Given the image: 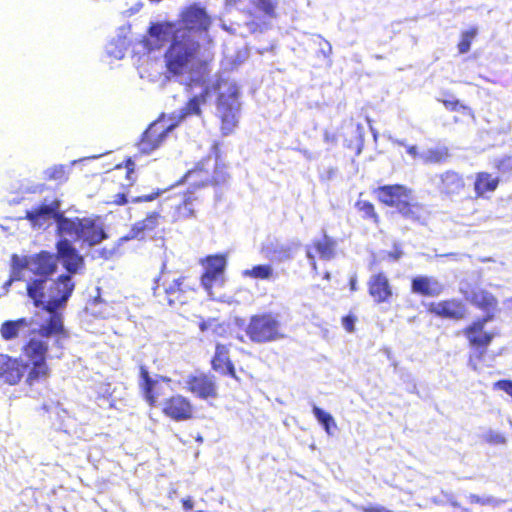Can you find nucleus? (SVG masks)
<instances>
[{"instance_id":"f257e3e1","label":"nucleus","mask_w":512,"mask_h":512,"mask_svg":"<svg viewBox=\"0 0 512 512\" xmlns=\"http://www.w3.org/2000/svg\"><path fill=\"white\" fill-rule=\"evenodd\" d=\"M57 257L49 252H41L34 257V307L41 308L34 324L41 337L67 338L64 327L63 310L72 295L75 284L70 275H60L50 279L57 270Z\"/></svg>"},{"instance_id":"f03ea898","label":"nucleus","mask_w":512,"mask_h":512,"mask_svg":"<svg viewBox=\"0 0 512 512\" xmlns=\"http://www.w3.org/2000/svg\"><path fill=\"white\" fill-rule=\"evenodd\" d=\"M150 49H157L169 42L163 59L166 78L192 86L205 84L210 73L206 59L202 58L201 45L193 31L176 29L170 22L153 23L148 30Z\"/></svg>"},{"instance_id":"7ed1b4c3","label":"nucleus","mask_w":512,"mask_h":512,"mask_svg":"<svg viewBox=\"0 0 512 512\" xmlns=\"http://www.w3.org/2000/svg\"><path fill=\"white\" fill-rule=\"evenodd\" d=\"M218 91L217 114L221 119L223 134H230L238 125L240 117L239 89L237 84L229 79L220 78L217 82Z\"/></svg>"},{"instance_id":"20e7f679","label":"nucleus","mask_w":512,"mask_h":512,"mask_svg":"<svg viewBox=\"0 0 512 512\" xmlns=\"http://www.w3.org/2000/svg\"><path fill=\"white\" fill-rule=\"evenodd\" d=\"M59 236L82 241L89 247L99 244L107 237L103 227L91 218H61Z\"/></svg>"},{"instance_id":"39448f33","label":"nucleus","mask_w":512,"mask_h":512,"mask_svg":"<svg viewBox=\"0 0 512 512\" xmlns=\"http://www.w3.org/2000/svg\"><path fill=\"white\" fill-rule=\"evenodd\" d=\"M246 334L256 343L276 341L284 337L278 317L271 313L253 316L246 328Z\"/></svg>"},{"instance_id":"423d86ee","label":"nucleus","mask_w":512,"mask_h":512,"mask_svg":"<svg viewBox=\"0 0 512 512\" xmlns=\"http://www.w3.org/2000/svg\"><path fill=\"white\" fill-rule=\"evenodd\" d=\"M226 257L213 255L206 258L205 273L202 275L201 284L213 300L218 299L212 289L223 287L225 284Z\"/></svg>"},{"instance_id":"0eeeda50","label":"nucleus","mask_w":512,"mask_h":512,"mask_svg":"<svg viewBox=\"0 0 512 512\" xmlns=\"http://www.w3.org/2000/svg\"><path fill=\"white\" fill-rule=\"evenodd\" d=\"M174 126V124L167 125L164 119L153 122L144 132L139 143V149L143 153H151L162 144L165 137L174 128Z\"/></svg>"},{"instance_id":"6e6552de","label":"nucleus","mask_w":512,"mask_h":512,"mask_svg":"<svg viewBox=\"0 0 512 512\" xmlns=\"http://www.w3.org/2000/svg\"><path fill=\"white\" fill-rule=\"evenodd\" d=\"M66 218L60 211V201L57 199H45L44 202L34 209V228L46 229L53 223L57 225V233L59 234V221Z\"/></svg>"},{"instance_id":"1a4fd4ad","label":"nucleus","mask_w":512,"mask_h":512,"mask_svg":"<svg viewBox=\"0 0 512 512\" xmlns=\"http://www.w3.org/2000/svg\"><path fill=\"white\" fill-rule=\"evenodd\" d=\"M210 23V17L205 9L198 5H192L182 13L183 26H176V29L193 31L195 38L199 40L200 35L208 29Z\"/></svg>"},{"instance_id":"9d476101","label":"nucleus","mask_w":512,"mask_h":512,"mask_svg":"<svg viewBox=\"0 0 512 512\" xmlns=\"http://www.w3.org/2000/svg\"><path fill=\"white\" fill-rule=\"evenodd\" d=\"M57 242V261L60 260L69 274H77L84 266L83 257L78 253L71 242L61 237Z\"/></svg>"},{"instance_id":"9b49d317","label":"nucleus","mask_w":512,"mask_h":512,"mask_svg":"<svg viewBox=\"0 0 512 512\" xmlns=\"http://www.w3.org/2000/svg\"><path fill=\"white\" fill-rule=\"evenodd\" d=\"M378 200L387 206L397 210L407 201L412 199V190L404 185H384L375 190Z\"/></svg>"},{"instance_id":"f8f14e48","label":"nucleus","mask_w":512,"mask_h":512,"mask_svg":"<svg viewBox=\"0 0 512 512\" xmlns=\"http://www.w3.org/2000/svg\"><path fill=\"white\" fill-rule=\"evenodd\" d=\"M431 183L441 195L450 198L459 195L465 187L462 176L450 170L434 175Z\"/></svg>"},{"instance_id":"ddd939ff","label":"nucleus","mask_w":512,"mask_h":512,"mask_svg":"<svg viewBox=\"0 0 512 512\" xmlns=\"http://www.w3.org/2000/svg\"><path fill=\"white\" fill-rule=\"evenodd\" d=\"M227 7H236L250 15L261 14L267 18L275 17V0H226Z\"/></svg>"},{"instance_id":"4468645a","label":"nucleus","mask_w":512,"mask_h":512,"mask_svg":"<svg viewBox=\"0 0 512 512\" xmlns=\"http://www.w3.org/2000/svg\"><path fill=\"white\" fill-rule=\"evenodd\" d=\"M164 292L167 303L174 307L187 302V294L191 292V288L185 284L184 277H173L172 279L168 277L164 280Z\"/></svg>"},{"instance_id":"2eb2a0df","label":"nucleus","mask_w":512,"mask_h":512,"mask_svg":"<svg viewBox=\"0 0 512 512\" xmlns=\"http://www.w3.org/2000/svg\"><path fill=\"white\" fill-rule=\"evenodd\" d=\"M163 413L175 421H184L192 417L193 407L190 401L181 396H173L163 403Z\"/></svg>"},{"instance_id":"dca6fc26","label":"nucleus","mask_w":512,"mask_h":512,"mask_svg":"<svg viewBox=\"0 0 512 512\" xmlns=\"http://www.w3.org/2000/svg\"><path fill=\"white\" fill-rule=\"evenodd\" d=\"M185 383L187 390L201 399L215 398L217 396V386L211 376L204 374L190 375Z\"/></svg>"},{"instance_id":"f3484780","label":"nucleus","mask_w":512,"mask_h":512,"mask_svg":"<svg viewBox=\"0 0 512 512\" xmlns=\"http://www.w3.org/2000/svg\"><path fill=\"white\" fill-rule=\"evenodd\" d=\"M28 366V363L0 354V378L11 385L21 380Z\"/></svg>"},{"instance_id":"a211bd4d","label":"nucleus","mask_w":512,"mask_h":512,"mask_svg":"<svg viewBox=\"0 0 512 512\" xmlns=\"http://www.w3.org/2000/svg\"><path fill=\"white\" fill-rule=\"evenodd\" d=\"M368 292L377 303H385L392 297V287L384 273L373 274L368 281Z\"/></svg>"},{"instance_id":"6ab92c4d","label":"nucleus","mask_w":512,"mask_h":512,"mask_svg":"<svg viewBox=\"0 0 512 512\" xmlns=\"http://www.w3.org/2000/svg\"><path fill=\"white\" fill-rule=\"evenodd\" d=\"M444 290V284L432 276H416L411 282V291L428 297L439 296Z\"/></svg>"},{"instance_id":"aec40b11","label":"nucleus","mask_w":512,"mask_h":512,"mask_svg":"<svg viewBox=\"0 0 512 512\" xmlns=\"http://www.w3.org/2000/svg\"><path fill=\"white\" fill-rule=\"evenodd\" d=\"M491 318V316H487L483 320L474 322L466 329L465 335L471 345L485 348L490 344L494 335L492 333L485 332L484 325L490 321Z\"/></svg>"},{"instance_id":"412c9836","label":"nucleus","mask_w":512,"mask_h":512,"mask_svg":"<svg viewBox=\"0 0 512 512\" xmlns=\"http://www.w3.org/2000/svg\"><path fill=\"white\" fill-rule=\"evenodd\" d=\"M429 311L437 316L450 318V319H461L465 315L464 305L456 300H446L437 303H431Z\"/></svg>"},{"instance_id":"4be33fe9","label":"nucleus","mask_w":512,"mask_h":512,"mask_svg":"<svg viewBox=\"0 0 512 512\" xmlns=\"http://www.w3.org/2000/svg\"><path fill=\"white\" fill-rule=\"evenodd\" d=\"M212 367L217 372L236 378L234 366L229 359V350L225 345H216L215 355L212 359Z\"/></svg>"},{"instance_id":"5701e85b","label":"nucleus","mask_w":512,"mask_h":512,"mask_svg":"<svg viewBox=\"0 0 512 512\" xmlns=\"http://www.w3.org/2000/svg\"><path fill=\"white\" fill-rule=\"evenodd\" d=\"M465 298L475 306L488 312L494 310L497 305L496 298L490 292L481 288H474L470 292H466Z\"/></svg>"},{"instance_id":"b1692460","label":"nucleus","mask_w":512,"mask_h":512,"mask_svg":"<svg viewBox=\"0 0 512 512\" xmlns=\"http://www.w3.org/2000/svg\"><path fill=\"white\" fill-rule=\"evenodd\" d=\"M46 351V343L36 342L34 340V380L41 378L46 379L49 375V370L44 360V354Z\"/></svg>"},{"instance_id":"393cba45","label":"nucleus","mask_w":512,"mask_h":512,"mask_svg":"<svg viewBox=\"0 0 512 512\" xmlns=\"http://www.w3.org/2000/svg\"><path fill=\"white\" fill-rule=\"evenodd\" d=\"M202 87L201 92L198 95L192 97L188 103L180 110L179 119L184 120L188 116L191 115H200L201 113V105L206 102V97L208 94V87L204 86V84H199Z\"/></svg>"},{"instance_id":"a878e982","label":"nucleus","mask_w":512,"mask_h":512,"mask_svg":"<svg viewBox=\"0 0 512 512\" xmlns=\"http://www.w3.org/2000/svg\"><path fill=\"white\" fill-rule=\"evenodd\" d=\"M158 214L151 213L144 220L134 224L130 233L122 237L121 241H128L130 239L142 238V235L146 231H152L158 225Z\"/></svg>"},{"instance_id":"bb28decb","label":"nucleus","mask_w":512,"mask_h":512,"mask_svg":"<svg viewBox=\"0 0 512 512\" xmlns=\"http://www.w3.org/2000/svg\"><path fill=\"white\" fill-rule=\"evenodd\" d=\"M28 329L29 323L24 318L8 320L2 323L0 327V334L4 340H11L18 337Z\"/></svg>"},{"instance_id":"cd10ccee","label":"nucleus","mask_w":512,"mask_h":512,"mask_svg":"<svg viewBox=\"0 0 512 512\" xmlns=\"http://www.w3.org/2000/svg\"><path fill=\"white\" fill-rule=\"evenodd\" d=\"M498 177H493L486 172H480L476 175L474 190L478 197H483L487 192H493L498 186Z\"/></svg>"},{"instance_id":"c85d7f7f","label":"nucleus","mask_w":512,"mask_h":512,"mask_svg":"<svg viewBox=\"0 0 512 512\" xmlns=\"http://www.w3.org/2000/svg\"><path fill=\"white\" fill-rule=\"evenodd\" d=\"M403 217L412 221H422L425 217L424 207L416 202L407 200L398 210Z\"/></svg>"},{"instance_id":"c756f323","label":"nucleus","mask_w":512,"mask_h":512,"mask_svg":"<svg viewBox=\"0 0 512 512\" xmlns=\"http://www.w3.org/2000/svg\"><path fill=\"white\" fill-rule=\"evenodd\" d=\"M28 264L29 262L26 257H20L17 254H13L11 256V273L7 284L10 285L14 281H20L23 277V272L28 267Z\"/></svg>"},{"instance_id":"7c9ffc66","label":"nucleus","mask_w":512,"mask_h":512,"mask_svg":"<svg viewBox=\"0 0 512 512\" xmlns=\"http://www.w3.org/2000/svg\"><path fill=\"white\" fill-rule=\"evenodd\" d=\"M194 201L195 197L192 193L185 195L182 203L176 206L175 219L184 220L195 217Z\"/></svg>"},{"instance_id":"2f4dec72","label":"nucleus","mask_w":512,"mask_h":512,"mask_svg":"<svg viewBox=\"0 0 512 512\" xmlns=\"http://www.w3.org/2000/svg\"><path fill=\"white\" fill-rule=\"evenodd\" d=\"M140 376H141V380H142L141 386L143 388L144 397L150 405H154L156 402L157 396L154 395L153 390H154L155 385L157 384V381L153 380L149 376L147 369L143 366L140 368Z\"/></svg>"},{"instance_id":"473e14b6","label":"nucleus","mask_w":512,"mask_h":512,"mask_svg":"<svg viewBox=\"0 0 512 512\" xmlns=\"http://www.w3.org/2000/svg\"><path fill=\"white\" fill-rule=\"evenodd\" d=\"M313 246L321 259L330 260L334 257L335 243L328 236L324 235L321 240L314 241Z\"/></svg>"},{"instance_id":"72a5a7b5","label":"nucleus","mask_w":512,"mask_h":512,"mask_svg":"<svg viewBox=\"0 0 512 512\" xmlns=\"http://www.w3.org/2000/svg\"><path fill=\"white\" fill-rule=\"evenodd\" d=\"M448 157V149L446 147L431 148L420 153L419 158L425 163H441Z\"/></svg>"},{"instance_id":"f704fd0d","label":"nucleus","mask_w":512,"mask_h":512,"mask_svg":"<svg viewBox=\"0 0 512 512\" xmlns=\"http://www.w3.org/2000/svg\"><path fill=\"white\" fill-rule=\"evenodd\" d=\"M274 270L271 265H256L242 272L244 277L253 279L269 280L273 277Z\"/></svg>"},{"instance_id":"c9c22d12","label":"nucleus","mask_w":512,"mask_h":512,"mask_svg":"<svg viewBox=\"0 0 512 512\" xmlns=\"http://www.w3.org/2000/svg\"><path fill=\"white\" fill-rule=\"evenodd\" d=\"M313 414L318 422L324 427L326 433L328 435H333L332 429H335L337 425L332 415L317 406H313Z\"/></svg>"},{"instance_id":"e433bc0d","label":"nucleus","mask_w":512,"mask_h":512,"mask_svg":"<svg viewBox=\"0 0 512 512\" xmlns=\"http://www.w3.org/2000/svg\"><path fill=\"white\" fill-rule=\"evenodd\" d=\"M294 246L292 244H279L273 250V259L284 262L293 258Z\"/></svg>"},{"instance_id":"4c0bfd02","label":"nucleus","mask_w":512,"mask_h":512,"mask_svg":"<svg viewBox=\"0 0 512 512\" xmlns=\"http://www.w3.org/2000/svg\"><path fill=\"white\" fill-rule=\"evenodd\" d=\"M477 35L476 28H470L461 34V40L458 44L459 53L464 54L470 50L471 42Z\"/></svg>"},{"instance_id":"58836bf2","label":"nucleus","mask_w":512,"mask_h":512,"mask_svg":"<svg viewBox=\"0 0 512 512\" xmlns=\"http://www.w3.org/2000/svg\"><path fill=\"white\" fill-rule=\"evenodd\" d=\"M199 328L202 332L212 331L213 334L222 336L225 332V326L221 323H218L215 319H208L206 321H201L199 323Z\"/></svg>"},{"instance_id":"ea45409f","label":"nucleus","mask_w":512,"mask_h":512,"mask_svg":"<svg viewBox=\"0 0 512 512\" xmlns=\"http://www.w3.org/2000/svg\"><path fill=\"white\" fill-rule=\"evenodd\" d=\"M45 178L49 180L54 181H65L67 179L66 177V171L63 165H56L53 167L48 168L44 172Z\"/></svg>"},{"instance_id":"a19ab883","label":"nucleus","mask_w":512,"mask_h":512,"mask_svg":"<svg viewBox=\"0 0 512 512\" xmlns=\"http://www.w3.org/2000/svg\"><path fill=\"white\" fill-rule=\"evenodd\" d=\"M482 439L492 445H504L506 443V437L495 430H488L483 433Z\"/></svg>"},{"instance_id":"79ce46f5","label":"nucleus","mask_w":512,"mask_h":512,"mask_svg":"<svg viewBox=\"0 0 512 512\" xmlns=\"http://www.w3.org/2000/svg\"><path fill=\"white\" fill-rule=\"evenodd\" d=\"M356 208L363 214V217L373 219L375 222L377 221L378 216L372 203L359 200L356 202Z\"/></svg>"},{"instance_id":"37998d69","label":"nucleus","mask_w":512,"mask_h":512,"mask_svg":"<svg viewBox=\"0 0 512 512\" xmlns=\"http://www.w3.org/2000/svg\"><path fill=\"white\" fill-rule=\"evenodd\" d=\"M468 500L471 503H478L481 505H492V506H499L503 502L502 500L496 499L492 496L480 497L476 494H470L468 496Z\"/></svg>"},{"instance_id":"c03bdc74","label":"nucleus","mask_w":512,"mask_h":512,"mask_svg":"<svg viewBox=\"0 0 512 512\" xmlns=\"http://www.w3.org/2000/svg\"><path fill=\"white\" fill-rule=\"evenodd\" d=\"M202 173H205V175L200 177V182L202 183V185H204V184L210 182V178H209V172L208 171H203L202 167L201 168L197 167L196 169L189 171L186 174V178L188 180H192V179L200 176Z\"/></svg>"},{"instance_id":"a18cd8bd","label":"nucleus","mask_w":512,"mask_h":512,"mask_svg":"<svg viewBox=\"0 0 512 512\" xmlns=\"http://www.w3.org/2000/svg\"><path fill=\"white\" fill-rule=\"evenodd\" d=\"M113 44H110L108 47H107V53L110 55V56H113L115 59H122L125 55V51L123 49V47H114L112 48Z\"/></svg>"},{"instance_id":"49530a36","label":"nucleus","mask_w":512,"mask_h":512,"mask_svg":"<svg viewBox=\"0 0 512 512\" xmlns=\"http://www.w3.org/2000/svg\"><path fill=\"white\" fill-rule=\"evenodd\" d=\"M361 510L363 512H392L391 510L387 509L386 507L378 506V505L362 507Z\"/></svg>"},{"instance_id":"de8ad7c7","label":"nucleus","mask_w":512,"mask_h":512,"mask_svg":"<svg viewBox=\"0 0 512 512\" xmlns=\"http://www.w3.org/2000/svg\"><path fill=\"white\" fill-rule=\"evenodd\" d=\"M159 195V192L149 194V195H143L140 197L133 198V202H139V201H152Z\"/></svg>"},{"instance_id":"09e8293b","label":"nucleus","mask_w":512,"mask_h":512,"mask_svg":"<svg viewBox=\"0 0 512 512\" xmlns=\"http://www.w3.org/2000/svg\"><path fill=\"white\" fill-rule=\"evenodd\" d=\"M248 25H249L250 30L252 32H256V31L262 32L266 28V23L265 22H263L262 24H257L255 22H251Z\"/></svg>"},{"instance_id":"8fccbe9b","label":"nucleus","mask_w":512,"mask_h":512,"mask_svg":"<svg viewBox=\"0 0 512 512\" xmlns=\"http://www.w3.org/2000/svg\"><path fill=\"white\" fill-rule=\"evenodd\" d=\"M343 326L345 327V329L347 331L352 332L353 328H354V321H353V319L350 318V317L343 318Z\"/></svg>"},{"instance_id":"3c124183","label":"nucleus","mask_w":512,"mask_h":512,"mask_svg":"<svg viewBox=\"0 0 512 512\" xmlns=\"http://www.w3.org/2000/svg\"><path fill=\"white\" fill-rule=\"evenodd\" d=\"M306 255H307V258L312 266V268L314 270H316V262H315V256L314 254L312 253L311 249L310 248H307V251H306Z\"/></svg>"},{"instance_id":"603ef678","label":"nucleus","mask_w":512,"mask_h":512,"mask_svg":"<svg viewBox=\"0 0 512 512\" xmlns=\"http://www.w3.org/2000/svg\"><path fill=\"white\" fill-rule=\"evenodd\" d=\"M23 352L27 355V357L32 358V340L28 341L24 345Z\"/></svg>"},{"instance_id":"864d4df0","label":"nucleus","mask_w":512,"mask_h":512,"mask_svg":"<svg viewBox=\"0 0 512 512\" xmlns=\"http://www.w3.org/2000/svg\"><path fill=\"white\" fill-rule=\"evenodd\" d=\"M407 153L411 155L413 158L419 157L420 153H418L416 146H407Z\"/></svg>"},{"instance_id":"5fc2aeb1","label":"nucleus","mask_w":512,"mask_h":512,"mask_svg":"<svg viewBox=\"0 0 512 512\" xmlns=\"http://www.w3.org/2000/svg\"><path fill=\"white\" fill-rule=\"evenodd\" d=\"M117 199L115 200L118 204H125L128 202L127 196L125 194H118Z\"/></svg>"},{"instance_id":"6e6d98bb","label":"nucleus","mask_w":512,"mask_h":512,"mask_svg":"<svg viewBox=\"0 0 512 512\" xmlns=\"http://www.w3.org/2000/svg\"><path fill=\"white\" fill-rule=\"evenodd\" d=\"M458 104V101H444V105L452 110H456Z\"/></svg>"},{"instance_id":"4d7b16f0","label":"nucleus","mask_w":512,"mask_h":512,"mask_svg":"<svg viewBox=\"0 0 512 512\" xmlns=\"http://www.w3.org/2000/svg\"><path fill=\"white\" fill-rule=\"evenodd\" d=\"M183 507H184V509H186V510H190V509H192V508H193V502H192V500H191V499H186V500H184V501H183Z\"/></svg>"},{"instance_id":"13d9d810","label":"nucleus","mask_w":512,"mask_h":512,"mask_svg":"<svg viewBox=\"0 0 512 512\" xmlns=\"http://www.w3.org/2000/svg\"><path fill=\"white\" fill-rule=\"evenodd\" d=\"M350 289L352 291L357 290V278L355 276L351 277V279H350Z\"/></svg>"},{"instance_id":"bf43d9fd","label":"nucleus","mask_w":512,"mask_h":512,"mask_svg":"<svg viewBox=\"0 0 512 512\" xmlns=\"http://www.w3.org/2000/svg\"><path fill=\"white\" fill-rule=\"evenodd\" d=\"M26 290H27V294L32 297V293H33V290H32V282H28L27 285H26Z\"/></svg>"},{"instance_id":"052dcab7","label":"nucleus","mask_w":512,"mask_h":512,"mask_svg":"<svg viewBox=\"0 0 512 512\" xmlns=\"http://www.w3.org/2000/svg\"><path fill=\"white\" fill-rule=\"evenodd\" d=\"M112 255H113V251L112 250H104L103 251V257L105 259H109Z\"/></svg>"},{"instance_id":"680f3d73","label":"nucleus","mask_w":512,"mask_h":512,"mask_svg":"<svg viewBox=\"0 0 512 512\" xmlns=\"http://www.w3.org/2000/svg\"><path fill=\"white\" fill-rule=\"evenodd\" d=\"M508 308L512 309V297L506 301Z\"/></svg>"},{"instance_id":"e2e57ef3","label":"nucleus","mask_w":512,"mask_h":512,"mask_svg":"<svg viewBox=\"0 0 512 512\" xmlns=\"http://www.w3.org/2000/svg\"><path fill=\"white\" fill-rule=\"evenodd\" d=\"M26 218L32 220V211H26Z\"/></svg>"},{"instance_id":"0e129e2a","label":"nucleus","mask_w":512,"mask_h":512,"mask_svg":"<svg viewBox=\"0 0 512 512\" xmlns=\"http://www.w3.org/2000/svg\"><path fill=\"white\" fill-rule=\"evenodd\" d=\"M470 365L474 370H477V366L473 363L472 358L470 359Z\"/></svg>"},{"instance_id":"69168bd1","label":"nucleus","mask_w":512,"mask_h":512,"mask_svg":"<svg viewBox=\"0 0 512 512\" xmlns=\"http://www.w3.org/2000/svg\"><path fill=\"white\" fill-rule=\"evenodd\" d=\"M394 142L398 145L405 146L404 142L401 140H395Z\"/></svg>"},{"instance_id":"338daca9","label":"nucleus","mask_w":512,"mask_h":512,"mask_svg":"<svg viewBox=\"0 0 512 512\" xmlns=\"http://www.w3.org/2000/svg\"><path fill=\"white\" fill-rule=\"evenodd\" d=\"M141 6H142V5H141V4H139V5L134 9V11H133V12H134V13H135V12H138V11L140 10Z\"/></svg>"},{"instance_id":"774afa93","label":"nucleus","mask_w":512,"mask_h":512,"mask_svg":"<svg viewBox=\"0 0 512 512\" xmlns=\"http://www.w3.org/2000/svg\"><path fill=\"white\" fill-rule=\"evenodd\" d=\"M371 131H372V133H373V137L376 139L377 134H376V132H374V130H373V128H372V127H371Z\"/></svg>"}]
</instances>
